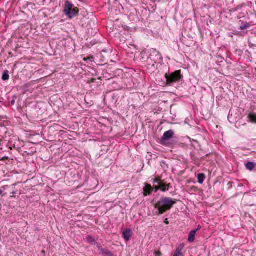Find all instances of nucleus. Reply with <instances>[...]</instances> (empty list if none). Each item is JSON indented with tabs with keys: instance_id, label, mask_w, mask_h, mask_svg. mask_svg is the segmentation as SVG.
Returning a JSON list of instances; mask_svg holds the SVG:
<instances>
[{
	"instance_id": "1",
	"label": "nucleus",
	"mask_w": 256,
	"mask_h": 256,
	"mask_svg": "<svg viewBox=\"0 0 256 256\" xmlns=\"http://www.w3.org/2000/svg\"><path fill=\"white\" fill-rule=\"evenodd\" d=\"M141 56L142 63L152 72H154L156 69L157 64H160L162 62V57L156 49H150L148 52H142Z\"/></svg>"
},
{
	"instance_id": "2",
	"label": "nucleus",
	"mask_w": 256,
	"mask_h": 256,
	"mask_svg": "<svg viewBox=\"0 0 256 256\" xmlns=\"http://www.w3.org/2000/svg\"><path fill=\"white\" fill-rule=\"evenodd\" d=\"M177 201L176 199L162 196L154 205L155 208L157 210L155 214L156 216L162 214L170 210Z\"/></svg>"
},
{
	"instance_id": "3",
	"label": "nucleus",
	"mask_w": 256,
	"mask_h": 256,
	"mask_svg": "<svg viewBox=\"0 0 256 256\" xmlns=\"http://www.w3.org/2000/svg\"><path fill=\"white\" fill-rule=\"evenodd\" d=\"M165 77L166 79V84L172 86L174 84L179 82L183 76L181 74L180 70H176L170 74H166Z\"/></svg>"
},
{
	"instance_id": "4",
	"label": "nucleus",
	"mask_w": 256,
	"mask_h": 256,
	"mask_svg": "<svg viewBox=\"0 0 256 256\" xmlns=\"http://www.w3.org/2000/svg\"><path fill=\"white\" fill-rule=\"evenodd\" d=\"M64 12L65 14L70 18H73L78 13V8L74 7V5L68 0L65 2Z\"/></svg>"
},
{
	"instance_id": "5",
	"label": "nucleus",
	"mask_w": 256,
	"mask_h": 256,
	"mask_svg": "<svg viewBox=\"0 0 256 256\" xmlns=\"http://www.w3.org/2000/svg\"><path fill=\"white\" fill-rule=\"evenodd\" d=\"M174 135V132L172 130L166 132L160 139V143L162 144H165L166 142L172 138Z\"/></svg>"
},
{
	"instance_id": "6",
	"label": "nucleus",
	"mask_w": 256,
	"mask_h": 256,
	"mask_svg": "<svg viewBox=\"0 0 256 256\" xmlns=\"http://www.w3.org/2000/svg\"><path fill=\"white\" fill-rule=\"evenodd\" d=\"M96 245L99 250V254L102 256H114L113 254L108 250L103 248L100 244L96 243Z\"/></svg>"
},
{
	"instance_id": "7",
	"label": "nucleus",
	"mask_w": 256,
	"mask_h": 256,
	"mask_svg": "<svg viewBox=\"0 0 256 256\" xmlns=\"http://www.w3.org/2000/svg\"><path fill=\"white\" fill-rule=\"evenodd\" d=\"M238 24L239 26V30H246L252 26L250 23L242 20H240L238 22Z\"/></svg>"
},
{
	"instance_id": "8",
	"label": "nucleus",
	"mask_w": 256,
	"mask_h": 256,
	"mask_svg": "<svg viewBox=\"0 0 256 256\" xmlns=\"http://www.w3.org/2000/svg\"><path fill=\"white\" fill-rule=\"evenodd\" d=\"M144 195L146 196L148 195H150L153 192V188L152 186L148 184H146L145 186L143 188Z\"/></svg>"
},
{
	"instance_id": "9",
	"label": "nucleus",
	"mask_w": 256,
	"mask_h": 256,
	"mask_svg": "<svg viewBox=\"0 0 256 256\" xmlns=\"http://www.w3.org/2000/svg\"><path fill=\"white\" fill-rule=\"evenodd\" d=\"M124 238L126 241L130 240L132 236V230L130 228H126L122 233Z\"/></svg>"
},
{
	"instance_id": "10",
	"label": "nucleus",
	"mask_w": 256,
	"mask_h": 256,
	"mask_svg": "<svg viewBox=\"0 0 256 256\" xmlns=\"http://www.w3.org/2000/svg\"><path fill=\"white\" fill-rule=\"evenodd\" d=\"M182 244H180L176 248L174 254V256H184L182 252V250L184 248Z\"/></svg>"
},
{
	"instance_id": "11",
	"label": "nucleus",
	"mask_w": 256,
	"mask_h": 256,
	"mask_svg": "<svg viewBox=\"0 0 256 256\" xmlns=\"http://www.w3.org/2000/svg\"><path fill=\"white\" fill-rule=\"evenodd\" d=\"M170 184H166L164 182L160 184V190L163 192H166L169 190V188H171Z\"/></svg>"
},
{
	"instance_id": "12",
	"label": "nucleus",
	"mask_w": 256,
	"mask_h": 256,
	"mask_svg": "<svg viewBox=\"0 0 256 256\" xmlns=\"http://www.w3.org/2000/svg\"><path fill=\"white\" fill-rule=\"evenodd\" d=\"M196 232V230H193L190 232L188 234V240L190 242H192L194 240Z\"/></svg>"
},
{
	"instance_id": "13",
	"label": "nucleus",
	"mask_w": 256,
	"mask_h": 256,
	"mask_svg": "<svg viewBox=\"0 0 256 256\" xmlns=\"http://www.w3.org/2000/svg\"><path fill=\"white\" fill-rule=\"evenodd\" d=\"M256 166V164L255 163L251 162H248L245 164L246 168L250 170H252Z\"/></svg>"
},
{
	"instance_id": "14",
	"label": "nucleus",
	"mask_w": 256,
	"mask_h": 256,
	"mask_svg": "<svg viewBox=\"0 0 256 256\" xmlns=\"http://www.w3.org/2000/svg\"><path fill=\"white\" fill-rule=\"evenodd\" d=\"M206 179V176L204 174H199L198 175V182L200 184H203Z\"/></svg>"
},
{
	"instance_id": "15",
	"label": "nucleus",
	"mask_w": 256,
	"mask_h": 256,
	"mask_svg": "<svg viewBox=\"0 0 256 256\" xmlns=\"http://www.w3.org/2000/svg\"><path fill=\"white\" fill-rule=\"evenodd\" d=\"M6 128L2 124H0V140L3 137L2 134L6 133Z\"/></svg>"
},
{
	"instance_id": "16",
	"label": "nucleus",
	"mask_w": 256,
	"mask_h": 256,
	"mask_svg": "<svg viewBox=\"0 0 256 256\" xmlns=\"http://www.w3.org/2000/svg\"><path fill=\"white\" fill-rule=\"evenodd\" d=\"M250 120L252 122L256 123V114L250 113L248 116Z\"/></svg>"
},
{
	"instance_id": "17",
	"label": "nucleus",
	"mask_w": 256,
	"mask_h": 256,
	"mask_svg": "<svg viewBox=\"0 0 256 256\" xmlns=\"http://www.w3.org/2000/svg\"><path fill=\"white\" fill-rule=\"evenodd\" d=\"M10 78L8 71L6 70H5L2 76V80H3L6 81L8 80Z\"/></svg>"
},
{
	"instance_id": "18",
	"label": "nucleus",
	"mask_w": 256,
	"mask_h": 256,
	"mask_svg": "<svg viewBox=\"0 0 256 256\" xmlns=\"http://www.w3.org/2000/svg\"><path fill=\"white\" fill-rule=\"evenodd\" d=\"M86 240L89 243H92V242H95L94 238L90 236H88L86 237Z\"/></svg>"
},
{
	"instance_id": "19",
	"label": "nucleus",
	"mask_w": 256,
	"mask_h": 256,
	"mask_svg": "<svg viewBox=\"0 0 256 256\" xmlns=\"http://www.w3.org/2000/svg\"><path fill=\"white\" fill-rule=\"evenodd\" d=\"M163 182L160 178H156L154 180V183H158L160 186Z\"/></svg>"
},
{
	"instance_id": "20",
	"label": "nucleus",
	"mask_w": 256,
	"mask_h": 256,
	"mask_svg": "<svg viewBox=\"0 0 256 256\" xmlns=\"http://www.w3.org/2000/svg\"><path fill=\"white\" fill-rule=\"evenodd\" d=\"M233 184H234V182H228V190H230L232 188Z\"/></svg>"
},
{
	"instance_id": "21",
	"label": "nucleus",
	"mask_w": 256,
	"mask_h": 256,
	"mask_svg": "<svg viewBox=\"0 0 256 256\" xmlns=\"http://www.w3.org/2000/svg\"><path fill=\"white\" fill-rule=\"evenodd\" d=\"M242 7V6H238L236 8H233L232 10L234 11H238L239 10H241Z\"/></svg>"
},
{
	"instance_id": "22",
	"label": "nucleus",
	"mask_w": 256,
	"mask_h": 256,
	"mask_svg": "<svg viewBox=\"0 0 256 256\" xmlns=\"http://www.w3.org/2000/svg\"><path fill=\"white\" fill-rule=\"evenodd\" d=\"M155 256H160L161 253L160 252H155Z\"/></svg>"
},
{
	"instance_id": "23",
	"label": "nucleus",
	"mask_w": 256,
	"mask_h": 256,
	"mask_svg": "<svg viewBox=\"0 0 256 256\" xmlns=\"http://www.w3.org/2000/svg\"><path fill=\"white\" fill-rule=\"evenodd\" d=\"M243 16H244V14L240 13L238 16V18H242Z\"/></svg>"
},
{
	"instance_id": "24",
	"label": "nucleus",
	"mask_w": 256,
	"mask_h": 256,
	"mask_svg": "<svg viewBox=\"0 0 256 256\" xmlns=\"http://www.w3.org/2000/svg\"><path fill=\"white\" fill-rule=\"evenodd\" d=\"M158 190H160V185L158 186H156L155 187L156 192H157Z\"/></svg>"
},
{
	"instance_id": "25",
	"label": "nucleus",
	"mask_w": 256,
	"mask_h": 256,
	"mask_svg": "<svg viewBox=\"0 0 256 256\" xmlns=\"http://www.w3.org/2000/svg\"><path fill=\"white\" fill-rule=\"evenodd\" d=\"M164 222L166 224H169V222L168 220V218H166L164 220Z\"/></svg>"
},
{
	"instance_id": "26",
	"label": "nucleus",
	"mask_w": 256,
	"mask_h": 256,
	"mask_svg": "<svg viewBox=\"0 0 256 256\" xmlns=\"http://www.w3.org/2000/svg\"><path fill=\"white\" fill-rule=\"evenodd\" d=\"M200 228H201V226L199 225V226H198V228H197V229L196 230L197 231L198 230H199Z\"/></svg>"
},
{
	"instance_id": "27",
	"label": "nucleus",
	"mask_w": 256,
	"mask_h": 256,
	"mask_svg": "<svg viewBox=\"0 0 256 256\" xmlns=\"http://www.w3.org/2000/svg\"><path fill=\"white\" fill-rule=\"evenodd\" d=\"M11 104H12V105H14V100H12L11 102Z\"/></svg>"
},
{
	"instance_id": "28",
	"label": "nucleus",
	"mask_w": 256,
	"mask_h": 256,
	"mask_svg": "<svg viewBox=\"0 0 256 256\" xmlns=\"http://www.w3.org/2000/svg\"><path fill=\"white\" fill-rule=\"evenodd\" d=\"M12 194H16V192H12Z\"/></svg>"
},
{
	"instance_id": "29",
	"label": "nucleus",
	"mask_w": 256,
	"mask_h": 256,
	"mask_svg": "<svg viewBox=\"0 0 256 256\" xmlns=\"http://www.w3.org/2000/svg\"><path fill=\"white\" fill-rule=\"evenodd\" d=\"M93 58H93L92 57V58H90V61H92V60Z\"/></svg>"
},
{
	"instance_id": "30",
	"label": "nucleus",
	"mask_w": 256,
	"mask_h": 256,
	"mask_svg": "<svg viewBox=\"0 0 256 256\" xmlns=\"http://www.w3.org/2000/svg\"><path fill=\"white\" fill-rule=\"evenodd\" d=\"M2 194V190H0V194Z\"/></svg>"
}]
</instances>
